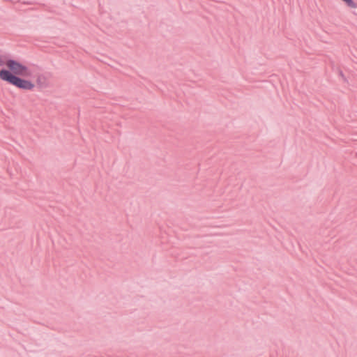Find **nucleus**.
Returning a JSON list of instances; mask_svg holds the SVG:
<instances>
[{"label": "nucleus", "instance_id": "1", "mask_svg": "<svg viewBox=\"0 0 357 357\" xmlns=\"http://www.w3.org/2000/svg\"><path fill=\"white\" fill-rule=\"evenodd\" d=\"M5 64L6 68L0 70V79L17 89L32 91L36 84H41L42 75L34 74L28 66L14 59L3 61L0 56V66Z\"/></svg>", "mask_w": 357, "mask_h": 357}, {"label": "nucleus", "instance_id": "2", "mask_svg": "<svg viewBox=\"0 0 357 357\" xmlns=\"http://www.w3.org/2000/svg\"><path fill=\"white\" fill-rule=\"evenodd\" d=\"M344 1L349 7L351 8H356L357 4L353 0H342Z\"/></svg>", "mask_w": 357, "mask_h": 357}]
</instances>
